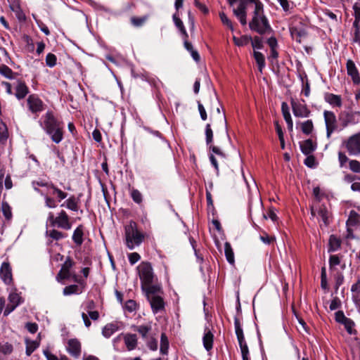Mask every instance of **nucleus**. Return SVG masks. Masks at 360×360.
<instances>
[{
	"label": "nucleus",
	"instance_id": "49530a36",
	"mask_svg": "<svg viewBox=\"0 0 360 360\" xmlns=\"http://www.w3.org/2000/svg\"><path fill=\"white\" fill-rule=\"evenodd\" d=\"M173 20L175 24V25L180 30V31L184 34L185 35H187L186 29L184 26L183 22L181 20V19L179 17L178 13L176 12L173 16Z\"/></svg>",
	"mask_w": 360,
	"mask_h": 360
},
{
	"label": "nucleus",
	"instance_id": "4be33fe9",
	"mask_svg": "<svg viewBox=\"0 0 360 360\" xmlns=\"http://www.w3.org/2000/svg\"><path fill=\"white\" fill-rule=\"evenodd\" d=\"M124 344L129 351L134 349L137 346V337L135 334L127 333L124 336Z\"/></svg>",
	"mask_w": 360,
	"mask_h": 360
},
{
	"label": "nucleus",
	"instance_id": "7c9ffc66",
	"mask_svg": "<svg viewBox=\"0 0 360 360\" xmlns=\"http://www.w3.org/2000/svg\"><path fill=\"white\" fill-rule=\"evenodd\" d=\"M360 224V215L355 211H351L347 221V226H357Z\"/></svg>",
	"mask_w": 360,
	"mask_h": 360
},
{
	"label": "nucleus",
	"instance_id": "b1692460",
	"mask_svg": "<svg viewBox=\"0 0 360 360\" xmlns=\"http://www.w3.org/2000/svg\"><path fill=\"white\" fill-rule=\"evenodd\" d=\"M28 87L22 82H18L15 87V96L18 99L24 98L28 94Z\"/></svg>",
	"mask_w": 360,
	"mask_h": 360
},
{
	"label": "nucleus",
	"instance_id": "4c0bfd02",
	"mask_svg": "<svg viewBox=\"0 0 360 360\" xmlns=\"http://www.w3.org/2000/svg\"><path fill=\"white\" fill-rule=\"evenodd\" d=\"M26 354L30 356L32 353L39 346V342L36 340L25 339Z\"/></svg>",
	"mask_w": 360,
	"mask_h": 360
},
{
	"label": "nucleus",
	"instance_id": "13d9d810",
	"mask_svg": "<svg viewBox=\"0 0 360 360\" xmlns=\"http://www.w3.org/2000/svg\"><path fill=\"white\" fill-rule=\"evenodd\" d=\"M137 304L133 300H129L126 302L124 309L129 312H133L136 310Z\"/></svg>",
	"mask_w": 360,
	"mask_h": 360
},
{
	"label": "nucleus",
	"instance_id": "412c9836",
	"mask_svg": "<svg viewBox=\"0 0 360 360\" xmlns=\"http://www.w3.org/2000/svg\"><path fill=\"white\" fill-rule=\"evenodd\" d=\"M46 236L48 238V243H51L53 240H60L65 238L67 235L56 229H51L46 231Z\"/></svg>",
	"mask_w": 360,
	"mask_h": 360
},
{
	"label": "nucleus",
	"instance_id": "bf43d9fd",
	"mask_svg": "<svg viewBox=\"0 0 360 360\" xmlns=\"http://www.w3.org/2000/svg\"><path fill=\"white\" fill-rule=\"evenodd\" d=\"M252 43V46L254 49H262L263 47L262 40L259 37H255L253 39L251 38L250 40Z\"/></svg>",
	"mask_w": 360,
	"mask_h": 360
},
{
	"label": "nucleus",
	"instance_id": "864d4df0",
	"mask_svg": "<svg viewBox=\"0 0 360 360\" xmlns=\"http://www.w3.org/2000/svg\"><path fill=\"white\" fill-rule=\"evenodd\" d=\"M220 19L223 25L227 26L231 31H233V26L231 20L226 16V15L221 12L219 13Z\"/></svg>",
	"mask_w": 360,
	"mask_h": 360
},
{
	"label": "nucleus",
	"instance_id": "dca6fc26",
	"mask_svg": "<svg viewBox=\"0 0 360 360\" xmlns=\"http://www.w3.org/2000/svg\"><path fill=\"white\" fill-rule=\"evenodd\" d=\"M27 105L30 110L33 112H39L43 110V102L36 95H30L27 98Z\"/></svg>",
	"mask_w": 360,
	"mask_h": 360
},
{
	"label": "nucleus",
	"instance_id": "9b49d317",
	"mask_svg": "<svg viewBox=\"0 0 360 360\" xmlns=\"http://www.w3.org/2000/svg\"><path fill=\"white\" fill-rule=\"evenodd\" d=\"M22 302V297L20 295L15 292H12L9 294L8 296V304L6 307L4 314V316H8L10 313H11L21 302Z\"/></svg>",
	"mask_w": 360,
	"mask_h": 360
},
{
	"label": "nucleus",
	"instance_id": "f704fd0d",
	"mask_svg": "<svg viewBox=\"0 0 360 360\" xmlns=\"http://www.w3.org/2000/svg\"><path fill=\"white\" fill-rule=\"evenodd\" d=\"M301 131L306 135H309L314 130V124L311 120H307L300 123Z\"/></svg>",
	"mask_w": 360,
	"mask_h": 360
},
{
	"label": "nucleus",
	"instance_id": "8fccbe9b",
	"mask_svg": "<svg viewBox=\"0 0 360 360\" xmlns=\"http://www.w3.org/2000/svg\"><path fill=\"white\" fill-rule=\"evenodd\" d=\"M235 331L237 336V339H241L244 337L243 329L240 326V321L238 318L234 319Z\"/></svg>",
	"mask_w": 360,
	"mask_h": 360
},
{
	"label": "nucleus",
	"instance_id": "680f3d73",
	"mask_svg": "<svg viewBox=\"0 0 360 360\" xmlns=\"http://www.w3.org/2000/svg\"><path fill=\"white\" fill-rule=\"evenodd\" d=\"M146 20V17H141V18H137V17H132L131 18V24L135 27H141L143 25V23Z\"/></svg>",
	"mask_w": 360,
	"mask_h": 360
},
{
	"label": "nucleus",
	"instance_id": "6e6d98bb",
	"mask_svg": "<svg viewBox=\"0 0 360 360\" xmlns=\"http://www.w3.org/2000/svg\"><path fill=\"white\" fill-rule=\"evenodd\" d=\"M205 136H206V143L207 145H210L212 142V139H213V131L211 129V126L210 124H207V125H206Z\"/></svg>",
	"mask_w": 360,
	"mask_h": 360
},
{
	"label": "nucleus",
	"instance_id": "a18cd8bd",
	"mask_svg": "<svg viewBox=\"0 0 360 360\" xmlns=\"http://www.w3.org/2000/svg\"><path fill=\"white\" fill-rule=\"evenodd\" d=\"M8 4H9V6H10V8L15 13H16L18 18H20V13H21V9H20V4L18 2V0H7Z\"/></svg>",
	"mask_w": 360,
	"mask_h": 360
},
{
	"label": "nucleus",
	"instance_id": "ea45409f",
	"mask_svg": "<svg viewBox=\"0 0 360 360\" xmlns=\"http://www.w3.org/2000/svg\"><path fill=\"white\" fill-rule=\"evenodd\" d=\"M168 349H169L168 338H167L166 334L163 333L161 334V338H160V352L162 354H167L168 352Z\"/></svg>",
	"mask_w": 360,
	"mask_h": 360
},
{
	"label": "nucleus",
	"instance_id": "a211bd4d",
	"mask_svg": "<svg viewBox=\"0 0 360 360\" xmlns=\"http://www.w3.org/2000/svg\"><path fill=\"white\" fill-rule=\"evenodd\" d=\"M150 302L153 312L157 314L165 308V302L160 295H153L148 298Z\"/></svg>",
	"mask_w": 360,
	"mask_h": 360
},
{
	"label": "nucleus",
	"instance_id": "c03bdc74",
	"mask_svg": "<svg viewBox=\"0 0 360 360\" xmlns=\"http://www.w3.org/2000/svg\"><path fill=\"white\" fill-rule=\"evenodd\" d=\"M233 41L236 45H237L238 46H243L247 45L250 41L251 37L244 35L240 38L233 37Z\"/></svg>",
	"mask_w": 360,
	"mask_h": 360
},
{
	"label": "nucleus",
	"instance_id": "bb28decb",
	"mask_svg": "<svg viewBox=\"0 0 360 360\" xmlns=\"http://www.w3.org/2000/svg\"><path fill=\"white\" fill-rule=\"evenodd\" d=\"M325 101L334 106L340 107L342 105V99L338 95L328 93L325 95Z\"/></svg>",
	"mask_w": 360,
	"mask_h": 360
},
{
	"label": "nucleus",
	"instance_id": "e433bc0d",
	"mask_svg": "<svg viewBox=\"0 0 360 360\" xmlns=\"http://www.w3.org/2000/svg\"><path fill=\"white\" fill-rule=\"evenodd\" d=\"M61 206H65L68 209L72 211L76 212L78 210V203L75 196L70 197Z\"/></svg>",
	"mask_w": 360,
	"mask_h": 360
},
{
	"label": "nucleus",
	"instance_id": "5701e85b",
	"mask_svg": "<svg viewBox=\"0 0 360 360\" xmlns=\"http://www.w3.org/2000/svg\"><path fill=\"white\" fill-rule=\"evenodd\" d=\"M300 148L304 155H309L316 149V144L311 139H307L300 143Z\"/></svg>",
	"mask_w": 360,
	"mask_h": 360
},
{
	"label": "nucleus",
	"instance_id": "423d86ee",
	"mask_svg": "<svg viewBox=\"0 0 360 360\" xmlns=\"http://www.w3.org/2000/svg\"><path fill=\"white\" fill-rule=\"evenodd\" d=\"M343 144L349 155H360V131L349 136Z\"/></svg>",
	"mask_w": 360,
	"mask_h": 360
},
{
	"label": "nucleus",
	"instance_id": "2eb2a0df",
	"mask_svg": "<svg viewBox=\"0 0 360 360\" xmlns=\"http://www.w3.org/2000/svg\"><path fill=\"white\" fill-rule=\"evenodd\" d=\"M359 122V111H348L342 113V123L344 126L356 124Z\"/></svg>",
	"mask_w": 360,
	"mask_h": 360
},
{
	"label": "nucleus",
	"instance_id": "0e129e2a",
	"mask_svg": "<svg viewBox=\"0 0 360 360\" xmlns=\"http://www.w3.org/2000/svg\"><path fill=\"white\" fill-rule=\"evenodd\" d=\"M44 200H45V205L47 207L55 208L57 207L56 201L53 198H52L48 195H44Z\"/></svg>",
	"mask_w": 360,
	"mask_h": 360
},
{
	"label": "nucleus",
	"instance_id": "ddd939ff",
	"mask_svg": "<svg viewBox=\"0 0 360 360\" xmlns=\"http://www.w3.org/2000/svg\"><path fill=\"white\" fill-rule=\"evenodd\" d=\"M66 350L70 355L78 359L81 354V343L77 339H70L68 341Z\"/></svg>",
	"mask_w": 360,
	"mask_h": 360
},
{
	"label": "nucleus",
	"instance_id": "69168bd1",
	"mask_svg": "<svg viewBox=\"0 0 360 360\" xmlns=\"http://www.w3.org/2000/svg\"><path fill=\"white\" fill-rule=\"evenodd\" d=\"M313 194L314 196L318 202H320L323 198L325 196V194L321 191V189L319 187H315L313 189Z\"/></svg>",
	"mask_w": 360,
	"mask_h": 360
},
{
	"label": "nucleus",
	"instance_id": "f8f14e48",
	"mask_svg": "<svg viewBox=\"0 0 360 360\" xmlns=\"http://www.w3.org/2000/svg\"><path fill=\"white\" fill-rule=\"evenodd\" d=\"M346 68L347 73L351 77L354 84H360V74L355 63L352 60H347L346 63Z\"/></svg>",
	"mask_w": 360,
	"mask_h": 360
},
{
	"label": "nucleus",
	"instance_id": "e2e57ef3",
	"mask_svg": "<svg viewBox=\"0 0 360 360\" xmlns=\"http://www.w3.org/2000/svg\"><path fill=\"white\" fill-rule=\"evenodd\" d=\"M282 112L285 121L291 120V115L287 103H283L281 105Z\"/></svg>",
	"mask_w": 360,
	"mask_h": 360
},
{
	"label": "nucleus",
	"instance_id": "052dcab7",
	"mask_svg": "<svg viewBox=\"0 0 360 360\" xmlns=\"http://www.w3.org/2000/svg\"><path fill=\"white\" fill-rule=\"evenodd\" d=\"M46 63L49 67H53L56 64V56L53 53H48L46 57Z\"/></svg>",
	"mask_w": 360,
	"mask_h": 360
},
{
	"label": "nucleus",
	"instance_id": "79ce46f5",
	"mask_svg": "<svg viewBox=\"0 0 360 360\" xmlns=\"http://www.w3.org/2000/svg\"><path fill=\"white\" fill-rule=\"evenodd\" d=\"M82 292V290L79 289V286L77 285H70L66 286L63 289V295H70L72 294H79Z\"/></svg>",
	"mask_w": 360,
	"mask_h": 360
},
{
	"label": "nucleus",
	"instance_id": "7ed1b4c3",
	"mask_svg": "<svg viewBox=\"0 0 360 360\" xmlns=\"http://www.w3.org/2000/svg\"><path fill=\"white\" fill-rule=\"evenodd\" d=\"M47 222H49L51 226L64 230H70L72 228L70 217L65 210H61L57 216H54L53 213L50 212L48 214Z\"/></svg>",
	"mask_w": 360,
	"mask_h": 360
},
{
	"label": "nucleus",
	"instance_id": "c85d7f7f",
	"mask_svg": "<svg viewBox=\"0 0 360 360\" xmlns=\"http://www.w3.org/2000/svg\"><path fill=\"white\" fill-rule=\"evenodd\" d=\"M238 341L240 349L243 360H250L249 356V349L245 342V338L238 339Z\"/></svg>",
	"mask_w": 360,
	"mask_h": 360
},
{
	"label": "nucleus",
	"instance_id": "6ab92c4d",
	"mask_svg": "<svg viewBox=\"0 0 360 360\" xmlns=\"http://www.w3.org/2000/svg\"><path fill=\"white\" fill-rule=\"evenodd\" d=\"M290 32L292 38L298 43H301L302 39L307 34L306 30L302 25L290 27Z\"/></svg>",
	"mask_w": 360,
	"mask_h": 360
},
{
	"label": "nucleus",
	"instance_id": "37998d69",
	"mask_svg": "<svg viewBox=\"0 0 360 360\" xmlns=\"http://www.w3.org/2000/svg\"><path fill=\"white\" fill-rule=\"evenodd\" d=\"M1 211L4 216L7 220H11L12 218L11 207L7 202H2L1 203Z\"/></svg>",
	"mask_w": 360,
	"mask_h": 360
},
{
	"label": "nucleus",
	"instance_id": "20e7f679",
	"mask_svg": "<svg viewBox=\"0 0 360 360\" xmlns=\"http://www.w3.org/2000/svg\"><path fill=\"white\" fill-rule=\"evenodd\" d=\"M249 27L252 30L260 34H264L271 31V25L264 13L252 15V20L249 22Z\"/></svg>",
	"mask_w": 360,
	"mask_h": 360
},
{
	"label": "nucleus",
	"instance_id": "2f4dec72",
	"mask_svg": "<svg viewBox=\"0 0 360 360\" xmlns=\"http://www.w3.org/2000/svg\"><path fill=\"white\" fill-rule=\"evenodd\" d=\"M47 186H48L49 193L51 194L57 195V197L58 198V201H60V200L65 199L68 195L66 193H65L63 191H61L60 189L58 188L56 186H54L52 184L48 185Z\"/></svg>",
	"mask_w": 360,
	"mask_h": 360
},
{
	"label": "nucleus",
	"instance_id": "f03ea898",
	"mask_svg": "<svg viewBox=\"0 0 360 360\" xmlns=\"http://www.w3.org/2000/svg\"><path fill=\"white\" fill-rule=\"evenodd\" d=\"M143 239L144 235L138 230L134 221H130L125 226V240L128 248L133 250L136 246L141 245Z\"/></svg>",
	"mask_w": 360,
	"mask_h": 360
},
{
	"label": "nucleus",
	"instance_id": "c9c22d12",
	"mask_svg": "<svg viewBox=\"0 0 360 360\" xmlns=\"http://www.w3.org/2000/svg\"><path fill=\"white\" fill-rule=\"evenodd\" d=\"M224 252L228 262L230 263L231 264H234V253L231 244L228 242H226L224 244Z\"/></svg>",
	"mask_w": 360,
	"mask_h": 360
},
{
	"label": "nucleus",
	"instance_id": "09e8293b",
	"mask_svg": "<svg viewBox=\"0 0 360 360\" xmlns=\"http://www.w3.org/2000/svg\"><path fill=\"white\" fill-rule=\"evenodd\" d=\"M349 168L354 173H360V162L356 160H350L349 161Z\"/></svg>",
	"mask_w": 360,
	"mask_h": 360
},
{
	"label": "nucleus",
	"instance_id": "6e6552de",
	"mask_svg": "<svg viewBox=\"0 0 360 360\" xmlns=\"http://www.w3.org/2000/svg\"><path fill=\"white\" fill-rule=\"evenodd\" d=\"M74 265L75 262L70 257H67L56 276V280L60 282L62 280L70 278L72 276L70 269Z\"/></svg>",
	"mask_w": 360,
	"mask_h": 360
},
{
	"label": "nucleus",
	"instance_id": "1a4fd4ad",
	"mask_svg": "<svg viewBox=\"0 0 360 360\" xmlns=\"http://www.w3.org/2000/svg\"><path fill=\"white\" fill-rule=\"evenodd\" d=\"M294 99L291 101V106L294 115L297 117H307L310 115V110L307 105Z\"/></svg>",
	"mask_w": 360,
	"mask_h": 360
},
{
	"label": "nucleus",
	"instance_id": "f257e3e1",
	"mask_svg": "<svg viewBox=\"0 0 360 360\" xmlns=\"http://www.w3.org/2000/svg\"><path fill=\"white\" fill-rule=\"evenodd\" d=\"M40 125L54 143H59L63 140L62 124L55 117L52 112L48 111L42 116Z\"/></svg>",
	"mask_w": 360,
	"mask_h": 360
},
{
	"label": "nucleus",
	"instance_id": "3c124183",
	"mask_svg": "<svg viewBox=\"0 0 360 360\" xmlns=\"http://www.w3.org/2000/svg\"><path fill=\"white\" fill-rule=\"evenodd\" d=\"M44 354L47 360H69L65 355H62L60 357L51 354L48 349L44 350Z\"/></svg>",
	"mask_w": 360,
	"mask_h": 360
},
{
	"label": "nucleus",
	"instance_id": "72a5a7b5",
	"mask_svg": "<svg viewBox=\"0 0 360 360\" xmlns=\"http://www.w3.org/2000/svg\"><path fill=\"white\" fill-rule=\"evenodd\" d=\"M351 292L352 295V300L355 303H357V300L360 299V278L352 285Z\"/></svg>",
	"mask_w": 360,
	"mask_h": 360
},
{
	"label": "nucleus",
	"instance_id": "a19ab883",
	"mask_svg": "<svg viewBox=\"0 0 360 360\" xmlns=\"http://www.w3.org/2000/svg\"><path fill=\"white\" fill-rule=\"evenodd\" d=\"M0 74L7 79H14L15 73L13 72V70L9 67H8L6 65H0Z\"/></svg>",
	"mask_w": 360,
	"mask_h": 360
},
{
	"label": "nucleus",
	"instance_id": "4468645a",
	"mask_svg": "<svg viewBox=\"0 0 360 360\" xmlns=\"http://www.w3.org/2000/svg\"><path fill=\"white\" fill-rule=\"evenodd\" d=\"M335 321L343 324L348 333H354L355 330L353 329L354 323L350 319L346 317L342 311L335 313Z\"/></svg>",
	"mask_w": 360,
	"mask_h": 360
},
{
	"label": "nucleus",
	"instance_id": "58836bf2",
	"mask_svg": "<svg viewBox=\"0 0 360 360\" xmlns=\"http://www.w3.org/2000/svg\"><path fill=\"white\" fill-rule=\"evenodd\" d=\"M254 58L257 62L259 72H262L265 66V58L264 55L259 51H254Z\"/></svg>",
	"mask_w": 360,
	"mask_h": 360
},
{
	"label": "nucleus",
	"instance_id": "9d476101",
	"mask_svg": "<svg viewBox=\"0 0 360 360\" xmlns=\"http://www.w3.org/2000/svg\"><path fill=\"white\" fill-rule=\"evenodd\" d=\"M311 214L312 216L320 218L325 226H327L330 223V213L324 205L319 206L318 208L312 207L311 209Z\"/></svg>",
	"mask_w": 360,
	"mask_h": 360
},
{
	"label": "nucleus",
	"instance_id": "c756f323",
	"mask_svg": "<svg viewBox=\"0 0 360 360\" xmlns=\"http://www.w3.org/2000/svg\"><path fill=\"white\" fill-rule=\"evenodd\" d=\"M341 245V240L335 236L331 235L328 242V252H335L338 250Z\"/></svg>",
	"mask_w": 360,
	"mask_h": 360
},
{
	"label": "nucleus",
	"instance_id": "774afa93",
	"mask_svg": "<svg viewBox=\"0 0 360 360\" xmlns=\"http://www.w3.org/2000/svg\"><path fill=\"white\" fill-rule=\"evenodd\" d=\"M128 259H129V263L131 265H134L135 263H136L138 261L140 260L141 256L137 252H132V253L129 254Z\"/></svg>",
	"mask_w": 360,
	"mask_h": 360
},
{
	"label": "nucleus",
	"instance_id": "de8ad7c7",
	"mask_svg": "<svg viewBox=\"0 0 360 360\" xmlns=\"http://www.w3.org/2000/svg\"><path fill=\"white\" fill-rule=\"evenodd\" d=\"M130 195L132 200L137 204H140L143 201V196L141 193L135 188L131 189L130 192Z\"/></svg>",
	"mask_w": 360,
	"mask_h": 360
},
{
	"label": "nucleus",
	"instance_id": "cd10ccee",
	"mask_svg": "<svg viewBox=\"0 0 360 360\" xmlns=\"http://www.w3.org/2000/svg\"><path fill=\"white\" fill-rule=\"evenodd\" d=\"M118 330V327L115 323H108L106 324L102 329V335L106 338H109L111 335H112L116 331Z\"/></svg>",
	"mask_w": 360,
	"mask_h": 360
},
{
	"label": "nucleus",
	"instance_id": "a878e982",
	"mask_svg": "<svg viewBox=\"0 0 360 360\" xmlns=\"http://www.w3.org/2000/svg\"><path fill=\"white\" fill-rule=\"evenodd\" d=\"M83 236V226L79 225L75 229L72 234V240L77 245L80 246L82 244Z\"/></svg>",
	"mask_w": 360,
	"mask_h": 360
},
{
	"label": "nucleus",
	"instance_id": "393cba45",
	"mask_svg": "<svg viewBox=\"0 0 360 360\" xmlns=\"http://www.w3.org/2000/svg\"><path fill=\"white\" fill-rule=\"evenodd\" d=\"M142 288L146 290L148 298L153 295H159L158 293L161 290L160 285L158 284L153 285V283H151L148 285H142Z\"/></svg>",
	"mask_w": 360,
	"mask_h": 360
},
{
	"label": "nucleus",
	"instance_id": "aec40b11",
	"mask_svg": "<svg viewBox=\"0 0 360 360\" xmlns=\"http://www.w3.org/2000/svg\"><path fill=\"white\" fill-rule=\"evenodd\" d=\"M214 335L208 328H205L202 338L203 346L209 352L213 347Z\"/></svg>",
	"mask_w": 360,
	"mask_h": 360
},
{
	"label": "nucleus",
	"instance_id": "473e14b6",
	"mask_svg": "<svg viewBox=\"0 0 360 360\" xmlns=\"http://www.w3.org/2000/svg\"><path fill=\"white\" fill-rule=\"evenodd\" d=\"M151 324L148 323L146 325L136 326L134 330L137 331L141 335L142 338L145 340L148 338V334L151 330Z\"/></svg>",
	"mask_w": 360,
	"mask_h": 360
},
{
	"label": "nucleus",
	"instance_id": "0eeeda50",
	"mask_svg": "<svg viewBox=\"0 0 360 360\" xmlns=\"http://www.w3.org/2000/svg\"><path fill=\"white\" fill-rule=\"evenodd\" d=\"M323 118L326 129V137L329 139L332 134L338 129L336 116L332 111L324 110Z\"/></svg>",
	"mask_w": 360,
	"mask_h": 360
},
{
	"label": "nucleus",
	"instance_id": "338daca9",
	"mask_svg": "<svg viewBox=\"0 0 360 360\" xmlns=\"http://www.w3.org/2000/svg\"><path fill=\"white\" fill-rule=\"evenodd\" d=\"M12 351L13 346L11 344L6 342L3 345H0V352L4 354H9L12 352Z\"/></svg>",
	"mask_w": 360,
	"mask_h": 360
},
{
	"label": "nucleus",
	"instance_id": "5fc2aeb1",
	"mask_svg": "<svg viewBox=\"0 0 360 360\" xmlns=\"http://www.w3.org/2000/svg\"><path fill=\"white\" fill-rule=\"evenodd\" d=\"M360 20L354 19L352 25V38H356L360 34Z\"/></svg>",
	"mask_w": 360,
	"mask_h": 360
},
{
	"label": "nucleus",
	"instance_id": "39448f33",
	"mask_svg": "<svg viewBox=\"0 0 360 360\" xmlns=\"http://www.w3.org/2000/svg\"><path fill=\"white\" fill-rule=\"evenodd\" d=\"M141 285H148L154 282L155 275L151 264L147 262H141L137 267Z\"/></svg>",
	"mask_w": 360,
	"mask_h": 360
},
{
	"label": "nucleus",
	"instance_id": "f3484780",
	"mask_svg": "<svg viewBox=\"0 0 360 360\" xmlns=\"http://www.w3.org/2000/svg\"><path fill=\"white\" fill-rule=\"evenodd\" d=\"M0 277L3 280V281L7 285H10L12 283V271L9 263H2L1 266L0 268Z\"/></svg>",
	"mask_w": 360,
	"mask_h": 360
},
{
	"label": "nucleus",
	"instance_id": "603ef678",
	"mask_svg": "<svg viewBox=\"0 0 360 360\" xmlns=\"http://www.w3.org/2000/svg\"><path fill=\"white\" fill-rule=\"evenodd\" d=\"M145 340H146V345L150 349L153 351L158 349V340L154 337L150 336Z\"/></svg>",
	"mask_w": 360,
	"mask_h": 360
},
{
	"label": "nucleus",
	"instance_id": "4d7b16f0",
	"mask_svg": "<svg viewBox=\"0 0 360 360\" xmlns=\"http://www.w3.org/2000/svg\"><path fill=\"white\" fill-rule=\"evenodd\" d=\"M340 258L337 255H330L329 258V266L330 269H333L335 266H338L340 264Z\"/></svg>",
	"mask_w": 360,
	"mask_h": 360
}]
</instances>
